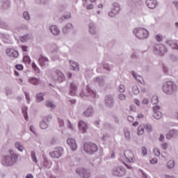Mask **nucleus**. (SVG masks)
<instances>
[{
	"label": "nucleus",
	"instance_id": "obj_1",
	"mask_svg": "<svg viewBox=\"0 0 178 178\" xmlns=\"http://www.w3.org/2000/svg\"><path fill=\"white\" fill-rule=\"evenodd\" d=\"M19 161V154L13 149H10L8 151V154L4 155L1 158V164L3 166H6V168H9L10 166H13L17 163Z\"/></svg>",
	"mask_w": 178,
	"mask_h": 178
},
{
	"label": "nucleus",
	"instance_id": "obj_2",
	"mask_svg": "<svg viewBox=\"0 0 178 178\" xmlns=\"http://www.w3.org/2000/svg\"><path fill=\"white\" fill-rule=\"evenodd\" d=\"M162 90L167 95H172L177 91V85L172 81H168L163 84Z\"/></svg>",
	"mask_w": 178,
	"mask_h": 178
},
{
	"label": "nucleus",
	"instance_id": "obj_3",
	"mask_svg": "<svg viewBox=\"0 0 178 178\" xmlns=\"http://www.w3.org/2000/svg\"><path fill=\"white\" fill-rule=\"evenodd\" d=\"M133 34L136 37V38H138V40H144L149 37V33L148 31L141 27L135 28L133 30Z\"/></svg>",
	"mask_w": 178,
	"mask_h": 178
},
{
	"label": "nucleus",
	"instance_id": "obj_4",
	"mask_svg": "<svg viewBox=\"0 0 178 178\" xmlns=\"http://www.w3.org/2000/svg\"><path fill=\"white\" fill-rule=\"evenodd\" d=\"M154 52L156 55L163 56V55L168 52V48L163 44H157L154 47Z\"/></svg>",
	"mask_w": 178,
	"mask_h": 178
},
{
	"label": "nucleus",
	"instance_id": "obj_5",
	"mask_svg": "<svg viewBox=\"0 0 178 178\" xmlns=\"http://www.w3.org/2000/svg\"><path fill=\"white\" fill-rule=\"evenodd\" d=\"M51 79L58 83H63L65 80V74L59 70H56L52 73Z\"/></svg>",
	"mask_w": 178,
	"mask_h": 178
},
{
	"label": "nucleus",
	"instance_id": "obj_6",
	"mask_svg": "<svg viewBox=\"0 0 178 178\" xmlns=\"http://www.w3.org/2000/svg\"><path fill=\"white\" fill-rule=\"evenodd\" d=\"M120 12V5L118 3H113L111 10L108 13L109 17H115Z\"/></svg>",
	"mask_w": 178,
	"mask_h": 178
},
{
	"label": "nucleus",
	"instance_id": "obj_7",
	"mask_svg": "<svg viewBox=\"0 0 178 178\" xmlns=\"http://www.w3.org/2000/svg\"><path fill=\"white\" fill-rule=\"evenodd\" d=\"M83 149L87 154H94L98 151V147L95 143H85Z\"/></svg>",
	"mask_w": 178,
	"mask_h": 178
},
{
	"label": "nucleus",
	"instance_id": "obj_8",
	"mask_svg": "<svg viewBox=\"0 0 178 178\" xmlns=\"http://www.w3.org/2000/svg\"><path fill=\"white\" fill-rule=\"evenodd\" d=\"M112 175L118 177H122L126 175V169L122 166L115 167L112 169Z\"/></svg>",
	"mask_w": 178,
	"mask_h": 178
},
{
	"label": "nucleus",
	"instance_id": "obj_9",
	"mask_svg": "<svg viewBox=\"0 0 178 178\" xmlns=\"http://www.w3.org/2000/svg\"><path fill=\"white\" fill-rule=\"evenodd\" d=\"M122 159H126L127 162H134V153L131 150H126L124 152Z\"/></svg>",
	"mask_w": 178,
	"mask_h": 178
},
{
	"label": "nucleus",
	"instance_id": "obj_10",
	"mask_svg": "<svg viewBox=\"0 0 178 178\" xmlns=\"http://www.w3.org/2000/svg\"><path fill=\"white\" fill-rule=\"evenodd\" d=\"M63 154V149L62 147H57L54 152L49 153V156L54 159H59Z\"/></svg>",
	"mask_w": 178,
	"mask_h": 178
},
{
	"label": "nucleus",
	"instance_id": "obj_11",
	"mask_svg": "<svg viewBox=\"0 0 178 178\" xmlns=\"http://www.w3.org/2000/svg\"><path fill=\"white\" fill-rule=\"evenodd\" d=\"M153 116L154 119L159 120L162 118V113H161V106L159 105L153 106Z\"/></svg>",
	"mask_w": 178,
	"mask_h": 178
},
{
	"label": "nucleus",
	"instance_id": "obj_12",
	"mask_svg": "<svg viewBox=\"0 0 178 178\" xmlns=\"http://www.w3.org/2000/svg\"><path fill=\"white\" fill-rule=\"evenodd\" d=\"M76 172L81 176V177L83 178H88L90 177V175L88 170L84 168H77L76 170Z\"/></svg>",
	"mask_w": 178,
	"mask_h": 178
},
{
	"label": "nucleus",
	"instance_id": "obj_13",
	"mask_svg": "<svg viewBox=\"0 0 178 178\" xmlns=\"http://www.w3.org/2000/svg\"><path fill=\"white\" fill-rule=\"evenodd\" d=\"M39 65L41 66V67H47L48 65H49V60L48 58L44 56H40L39 59H38Z\"/></svg>",
	"mask_w": 178,
	"mask_h": 178
},
{
	"label": "nucleus",
	"instance_id": "obj_14",
	"mask_svg": "<svg viewBox=\"0 0 178 178\" xmlns=\"http://www.w3.org/2000/svg\"><path fill=\"white\" fill-rule=\"evenodd\" d=\"M67 144H68L72 151H76V149H77V143H76V140L74 138H68L67 139Z\"/></svg>",
	"mask_w": 178,
	"mask_h": 178
},
{
	"label": "nucleus",
	"instance_id": "obj_15",
	"mask_svg": "<svg viewBox=\"0 0 178 178\" xmlns=\"http://www.w3.org/2000/svg\"><path fill=\"white\" fill-rule=\"evenodd\" d=\"M86 93H84L82 92V93H80L79 95L80 97H81V98H83V97H90V95H91L92 97H94L95 98V97H97V92L90 89V88L87 87L86 88Z\"/></svg>",
	"mask_w": 178,
	"mask_h": 178
},
{
	"label": "nucleus",
	"instance_id": "obj_16",
	"mask_svg": "<svg viewBox=\"0 0 178 178\" xmlns=\"http://www.w3.org/2000/svg\"><path fill=\"white\" fill-rule=\"evenodd\" d=\"M49 31L53 35H59L60 34V29L56 25H51L49 27Z\"/></svg>",
	"mask_w": 178,
	"mask_h": 178
},
{
	"label": "nucleus",
	"instance_id": "obj_17",
	"mask_svg": "<svg viewBox=\"0 0 178 178\" xmlns=\"http://www.w3.org/2000/svg\"><path fill=\"white\" fill-rule=\"evenodd\" d=\"M6 54L9 58H17L19 56V52L13 49H7Z\"/></svg>",
	"mask_w": 178,
	"mask_h": 178
},
{
	"label": "nucleus",
	"instance_id": "obj_18",
	"mask_svg": "<svg viewBox=\"0 0 178 178\" xmlns=\"http://www.w3.org/2000/svg\"><path fill=\"white\" fill-rule=\"evenodd\" d=\"M104 103H105V105H106V106H110V107L113 106V104H114L113 96L111 95H106L104 99Z\"/></svg>",
	"mask_w": 178,
	"mask_h": 178
},
{
	"label": "nucleus",
	"instance_id": "obj_19",
	"mask_svg": "<svg viewBox=\"0 0 178 178\" xmlns=\"http://www.w3.org/2000/svg\"><path fill=\"white\" fill-rule=\"evenodd\" d=\"M79 130L81 133H87V130L88 129V125L87 123L83 120L79 121Z\"/></svg>",
	"mask_w": 178,
	"mask_h": 178
},
{
	"label": "nucleus",
	"instance_id": "obj_20",
	"mask_svg": "<svg viewBox=\"0 0 178 178\" xmlns=\"http://www.w3.org/2000/svg\"><path fill=\"white\" fill-rule=\"evenodd\" d=\"M178 136V131L176 129H171L169 132L166 134L165 137L167 140H170L171 138H175Z\"/></svg>",
	"mask_w": 178,
	"mask_h": 178
},
{
	"label": "nucleus",
	"instance_id": "obj_21",
	"mask_svg": "<svg viewBox=\"0 0 178 178\" xmlns=\"http://www.w3.org/2000/svg\"><path fill=\"white\" fill-rule=\"evenodd\" d=\"M146 5L149 9H155L158 6V1L156 0H146Z\"/></svg>",
	"mask_w": 178,
	"mask_h": 178
},
{
	"label": "nucleus",
	"instance_id": "obj_22",
	"mask_svg": "<svg viewBox=\"0 0 178 178\" xmlns=\"http://www.w3.org/2000/svg\"><path fill=\"white\" fill-rule=\"evenodd\" d=\"M94 108L90 106L85 111H83V115L86 118H90L94 115Z\"/></svg>",
	"mask_w": 178,
	"mask_h": 178
},
{
	"label": "nucleus",
	"instance_id": "obj_23",
	"mask_svg": "<svg viewBox=\"0 0 178 178\" xmlns=\"http://www.w3.org/2000/svg\"><path fill=\"white\" fill-rule=\"evenodd\" d=\"M77 92V86L74 83H71L70 86V95L74 96Z\"/></svg>",
	"mask_w": 178,
	"mask_h": 178
},
{
	"label": "nucleus",
	"instance_id": "obj_24",
	"mask_svg": "<svg viewBox=\"0 0 178 178\" xmlns=\"http://www.w3.org/2000/svg\"><path fill=\"white\" fill-rule=\"evenodd\" d=\"M43 168H46L47 169H49L51 166H52V161L48 160V159L45 156L43 157L42 161Z\"/></svg>",
	"mask_w": 178,
	"mask_h": 178
},
{
	"label": "nucleus",
	"instance_id": "obj_25",
	"mask_svg": "<svg viewBox=\"0 0 178 178\" xmlns=\"http://www.w3.org/2000/svg\"><path fill=\"white\" fill-rule=\"evenodd\" d=\"M14 147L16 149L19 151V152H24V145L22 142L17 141L14 144Z\"/></svg>",
	"mask_w": 178,
	"mask_h": 178
},
{
	"label": "nucleus",
	"instance_id": "obj_26",
	"mask_svg": "<svg viewBox=\"0 0 178 178\" xmlns=\"http://www.w3.org/2000/svg\"><path fill=\"white\" fill-rule=\"evenodd\" d=\"M88 31L90 34H92V35H94L97 33V29L95 28V24L90 22L88 24Z\"/></svg>",
	"mask_w": 178,
	"mask_h": 178
},
{
	"label": "nucleus",
	"instance_id": "obj_27",
	"mask_svg": "<svg viewBox=\"0 0 178 178\" xmlns=\"http://www.w3.org/2000/svg\"><path fill=\"white\" fill-rule=\"evenodd\" d=\"M93 81L95 83H97L99 87H104V85L105 84V79H104V76L96 77Z\"/></svg>",
	"mask_w": 178,
	"mask_h": 178
},
{
	"label": "nucleus",
	"instance_id": "obj_28",
	"mask_svg": "<svg viewBox=\"0 0 178 178\" xmlns=\"http://www.w3.org/2000/svg\"><path fill=\"white\" fill-rule=\"evenodd\" d=\"M70 65H71V70H74L75 72H79L80 70V68L79 67V63L74 62V61H70Z\"/></svg>",
	"mask_w": 178,
	"mask_h": 178
},
{
	"label": "nucleus",
	"instance_id": "obj_29",
	"mask_svg": "<svg viewBox=\"0 0 178 178\" xmlns=\"http://www.w3.org/2000/svg\"><path fill=\"white\" fill-rule=\"evenodd\" d=\"M29 83L33 84V86H38V84H40V79L34 77L30 78L29 79Z\"/></svg>",
	"mask_w": 178,
	"mask_h": 178
},
{
	"label": "nucleus",
	"instance_id": "obj_30",
	"mask_svg": "<svg viewBox=\"0 0 178 178\" xmlns=\"http://www.w3.org/2000/svg\"><path fill=\"white\" fill-rule=\"evenodd\" d=\"M73 29V25L70 23L67 24L63 28V33L66 34V33H68Z\"/></svg>",
	"mask_w": 178,
	"mask_h": 178
},
{
	"label": "nucleus",
	"instance_id": "obj_31",
	"mask_svg": "<svg viewBox=\"0 0 178 178\" xmlns=\"http://www.w3.org/2000/svg\"><path fill=\"white\" fill-rule=\"evenodd\" d=\"M131 75L136 81L138 83H143V77L140 75H137V73H136L134 71L131 72Z\"/></svg>",
	"mask_w": 178,
	"mask_h": 178
},
{
	"label": "nucleus",
	"instance_id": "obj_32",
	"mask_svg": "<svg viewBox=\"0 0 178 178\" xmlns=\"http://www.w3.org/2000/svg\"><path fill=\"white\" fill-rule=\"evenodd\" d=\"M168 45H170L172 49H178V44L176 43V42H174L173 40H167Z\"/></svg>",
	"mask_w": 178,
	"mask_h": 178
},
{
	"label": "nucleus",
	"instance_id": "obj_33",
	"mask_svg": "<svg viewBox=\"0 0 178 178\" xmlns=\"http://www.w3.org/2000/svg\"><path fill=\"white\" fill-rule=\"evenodd\" d=\"M124 137L127 139V141H130L131 138V132H130V129L126 128L124 129Z\"/></svg>",
	"mask_w": 178,
	"mask_h": 178
},
{
	"label": "nucleus",
	"instance_id": "obj_34",
	"mask_svg": "<svg viewBox=\"0 0 178 178\" xmlns=\"http://www.w3.org/2000/svg\"><path fill=\"white\" fill-rule=\"evenodd\" d=\"M45 106H47V108H51V109H55L56 108V105L51 101H47L45 102Z\"/></svg>",
	"mask_w": 178,
	"mask_h": 178
},
{
	"label": "nucleus",
	"instance_id": "obj_35",
	"mask_svg": "<svg viewBox=\"0 0 178 178\" xmlns=\"http://www.w3.org/2000/svg\"><path fill=\"white\" fill-rule=\"evenodd\" d=\"M36 101L37 102H42L44 101V94L42 92L36 94Z\"/></svg>",
	"mask_w": 178,
	"mask_h": 178
},
{
	"label": "nucleus",
	"instance_id": "obj_36",
	"mask_svg": "<svg viewBox=\"0 0 178 178\" xmlns=\"http://www.w3.org/2000/svg\"><path fill=\"white\" fill-rule=\"evenodd\" d=\"M40 129H42V130H45V129H48L49 124L47 121H44V120H42L40 122Z\"/></svg>",
	"mask_w": 178,
	"mask_h": 178
},
{
	"label": "nucleus",
	"instance_id": "obj_37",
	"mask_svg": "<svg viewBox=\"0 0 178 178\" xmlns=\"http://www.w3.org/2000/svg\"><path fill=\"white\" fill-rule=\"evenodd\" d=\"M31 157L33 162H34L35 163H38V160L37 159V156H35V152H34V151L31 152Z\"/></svg>",
	"mask_w": 178,
	"mask_h": 178
},
{
	"label": "nucleus",
	"instance_id": "obj_38",
	"mask_svg": "<svg viewBox=\"0 0 178 178\" xmlns=\"http://www.w3.org/2000/svg\"><path fill=\"white\" fill-rule=\"evenodd\" d=\"M158 96L154 95L151 99V103L154 105V106H156V105H158Z\"/></svg>",
	"mask_w": 178,
	"mask_h": 178
},
{
	"label": "nucleus",
	"instance_id": "obj_39",
	"mask_svg": "<svg viewBox=\"0 0 178 178\" xmlns=\"http://www.w3.org/2000/svg\"><path fill=\"white\" fill-rule=\"evenodd\" d=\"M22 111L25 120H27V119H29V115H27V107L23 106L22 108Z\"/></svg>",
	"mask_w": 178,
	"mask_h": 178
},
{
	"label": "nucleus",
	"instance_id": "obj_40",
	"mask_svg": "<svg viewBox=\"0 0 178 178\" xmlns=\"http://www.w3.org/2000/svg\"><path fill=\"white\" fill-rule=\"evenodd\" d=\"M167 168L168 169H173V168H175V160H170L167 163Z\"/></svg>",
	"mask_w": 178,
	"mask_h": 178
},
{
	"label": "nucleus",
	"instance_id": "obj_41",
	"mask_svg": "<svg viewBox=\"0 0 178 178\" xmlns=\"http://www.w3.org/2000/svg\"><path fill=\"white\" fill-rule=\"evenodd\" d=\"M132 91L135 95H138V94H140V89H138V86H134L132 87Z\"/></svg>",
	"mask_w": 178,
	"mask_h": 178
},
{
	"label": "nucleus",
	"instance_id": "obj_42",
	"mask_svg": "<svg viewBox=\"0 0 178 178\" xmlns=\"http://www.w3.org/2000/svg\"><path fill=\"white\" fill-rule=\"evenodd\" d=\"M144 134V126L140 125L138 128V136H143Z\"/></svg>",
	"mask_w": 178,
	"mask_h": 178
},
{
	"label": "nucleus",
	"instance_id": "obj_43",
	"mask_svg": "<svg viewBox=\"0 0 178 178\" xmlns=\"http://www.w3.org/2000/svg\"><path fill=\"white\" fill-rule=\"evenodd\" d=\"M52 120V115L49 114L43 118V120L44 122H47V123H49L51 120Z\"/></svg>",
	"mask_w": 178,
	"mask_h": 178
},
{
	"label": "nucleus",
	"instance_id": "obj_44",
	"mask_svg": "<svg viewBox=\"0 0 178 178\" xmlns=\"http://www.w3.org/2000/svg\"><path fill=\"white\" fill-rule=\"evenodd\" d=\"M10 5V2L9 0H6L5 1L3 2L2 6L3 9H8Z\"/></svg>",
	"mask_w": 178,
	"mask_h": 178
},
{
	"label": "nucleus",
	"instance_id": "obj_45",
	"mask_svg": "<svg viewBox=\"0 0 178 178\" xmlns=\"http://www.w3.org/2000/svg\"><path fill=\"white\" fill-rule=\"evenodd\" d=\"M31 66L35 73H38V74L40 73V68H38V67L37 66L36 64H35V63H32Z\"/></svg>",
	"mask_w": 178,
	"mask_h": 178
},
{
	"label": "nucleus",
	"instance_id": "obj_46",
	"mask_svg": "<svg viewBox=\"0 0 178 178\" xmlns=\"http://www.w3.org/2000/svg\"><path fill=\"white\" fill-rule=\"evenodd\" d=\"M143 127L145 129L147 133H151V131H152V126L151 124H145Z\"/></svg>",
	"mask_w": 178,
	"mask_h": 178
},
{
	"label": "nucleus",
	"instance_id": "obj_47",
	"mask_svg": "<svg viewBox=\"0 0 178 178\" xmlns=\"http://www.w3.org/2000/svg\"><path fill=\"white\" fill-rule=\"evenodd\" d=\"M141 151H142V154H143V156H147V155L148 154V150L147 149V147H145V146L142 147Z\"/></svg>",
	"mask_w": 178,
	"mask_h": 178
},
{
	"label": "nucleus",
	"instance_id": "obj_48",
	"mask_svg": "<svg viewBox=\"0 0 178 178\" xmlns=\"http://www.w3.org/2000/svg\"><path fill=\"white\" fill-rule=\"evenodd\" d=\"M23 17L25 20H30V14L27 11L24 12Z\"/></svg>",
	"mask_w": 178,
	"mask_h": 178
},
{
	"label": "nucleus",
	"instance_id": "obj_49",
	"mask_svg": "<svg viewBox=\"0 0 178 178\" xmlns=\"http://www.w3.org/2000/svg\"><path fill=\"white\" fill-rule=\"evenodd\" d=\"M6 95H7V97H10V95H12V88H6Z\"/></svg>",
	"mask_w": 178,
	"mask_h": 178
},
{
	"label": "nucleus",
	"instance_id": "obj_50",
	"mask_svg": "<svg viewBox=\"0 0 178 178\" xmlns=\"http://www.w3.org/2000/svg\"><path fill=\"white\" fill-rule=\"evenodd\" d=\"M29 38H30V35H25L22 36L20 40H21L22 42H26V41H27V40H29Z\"/></svg>",
	"mask_w": 178,
	"mask_h": 178
},
{
	"label": "nucleus",
	"instance_id": "obj_51",
	"mask_svg": "<svg viewBox=\"0 0 178 178\" xmlns=\"http://www.w3.org/2000/svg\"><path fill=\"white\" fill-rule=\"evenodd\" d=\"M153 152L156 156H159L161 155V151L158 148H154Z\"/></svg>",
	"mask_w": 178,
	"mask_h": 178
},
{
	"label": "nucleus",
	"instance_id": "obj_52",
	"mask_svg": "<svg viewBox=\"0 0 178 178\" xmlns=\"http://www.w3.org/2000/svg\"><path fill=\"white\" fill-rule=\"evenodd\" d=\"M58 124L60 127H65V121L63 119L58 118Z\"/></svg>",
	"mask_w": 178,
	"mask_h": 178
},
{
	"label": "nucleus",
	"instance_id": "obj_53",
	"mask_svg": "<svg viewBox=\"0 0 178 178\" xmlns=\"http://www.w3.org/2000/svg\"><path fill=\"white\" fill-rule=\"evenodd\" d=\"M161 148H163L164 150H166L168 148H169V145L166 143H163L161 145Z\"/></svg>",
	"mask_w": 178,
	"mask_h": 178
},
{
	"label": "nucleus",
	"instance_id": "obj_54",
	"mask_svg": "<svg viewBox=\"0 0 178 178\" xmlns=\"http://www.w3.org/2000/svg\"><path fill=\"white\" fill-rule=\"evenodd\" d=\"M118 98L119 99H120L121 101H124V99H126V95L121 93L118 95Z\"/></svg>",
	"mask_w": 178,
	"mask_h": 178
},
{
	"label": "nucleus",
	"instance_id": "obj_55",
	"mask_svg": "<svg viewBox=\"0 0 178 178\" xmlns=\"http://www.w3.org/2000/svg\"><path fill=\"white\" fill-rule=\"evenodd\" d=\"M118 91L120 92H124L125 91V88L123 85H120L119 88H118Z\"/></svg>",
	"mask_w": 178,
	"mask_h": 178
},
{
	"label": "nucleus",
	"instance_id": "obj_56",
	"mask_svg": "<svg viewBox=\"0 0 178 178\" xmlns=\"http://www.w3.org/2000/svg\"><path fill=\"white\" fill-rule=\"evenodd\" d=\"M25 97H26V99L28 101L27 104H30V94H29V92H25Z\"/></svg>",
	"mask_w": 178,
	"mask_h": 178
},
{
	"label": "nucleus",
	"instance_id": "obj_57",
	"mask_svg": "<svg viewBox=\"0 0 178 178\" xmlns=\"http://www.w3.org/2000/svg\"><path fill=\"white\" fill-rule=\"evenodd\" d=\"M143 105H148L149 104V100L147 98H144L142 101Z\"/></svg>",
	"mask_w": 178,
	"mask_h": 178
},
{
	"label": "nucleus",
	"instance_id": "obj_58",
	"mask_svg": "<svg viewBox=\"0 0 178 178\" xmlns=\"http://www.w3.org/2000/svg\"><path fill=\"white\" fill-rule=\"evenodd\" d=\"M103 67L105 69V70H108V72L111 70V67H109V65L106 63L103 64Z\"/></svg>",
	"mask_w": 178,
	"mask_h": 178
},
{
	"label": "nucleus",
	"instance_id": "obj_59",
	"mask_svg": "<svg viewBox=\"0 0 178 178\" xmlns=\"http://www.w3.org/2000/svg\"><path fill=\"white\" fill-rule=\"evenodd\" d=\"M156 41H158L159 42H161V41H162V35H156Z\"/></svg>",
	"mask_w": 178,
	"mask_h": 178
},
{
	"label": "nucleus",
	"instance_id": "obj_60",
	"mask_svg": "<svg viewBox=\"0 0 178 178\" xmlns=\"http://www.w3.org/2000/svg\"><path fill=\"white\" fill-rule=\"evenodd\" d=\"M158 163V159L156 158H154L152 160H150V163H152V165L157 163Z\"/></svg>",
	"mask_w": 178,
	"mask_h": 178
},
{
	"label": "nucleus",
	"instance_id": "obj_61",
	"mask_svg": "<svg viewBox=\"0 0 178 178\" xmlns=\"http://www.w3.org/2000/svg\"><path fill=\"white\" fill-rule=\"evenodd\" d=\"M30 131H31L33 134H35V126H31L30 127Z\"/></svg>",
	"mask_w": 178,
	"mask_h": 178
},
{
	"label": "nucleus",
	"instance_id": "obj_62",
	"mask_svg": "<svg viewBox=\"0 0 178 178\" xmlns=\"http://www.w3.org/2000/svg\"><path fill=\"white\" fill-rule=\"evenodd\" d=\"M15 67L17 70H23V65L22 64L17 65Z\"/></svg>",
	"mask_w": 178,
	"mask_h": 178
},
{
	"label": "nucleus",
	"instance_id": "obj_63",
	"mask_svg": "<svg viewBox=\"0 0 178 178\" xmlns=\"http://www.w3.org/2000/svg\"><path fill=\"white\" fill-rule=\"evenodd\" d=\"M86 9L91 10V9H94V5L93 4H88L86 6Z\"/></svg>",
	"mask_w": 178,
	"mask_h": 178
},
{
	"label": "nucleus",
	"instance_id": "obj_64",
	"mask_svg": "<svg viewBox=\"0 0 178 178\" xmlns=\"http://www.w3.org/2000/svg\"><path fill=\"white\" fill-rule=\"evenodd\" d=\"M68 104H70V105H74V104H76V100H74V99H69L68 100Z\"/></svg>",
	"mask_w": 178,
	"mask_h": 178
}]
</instances>
